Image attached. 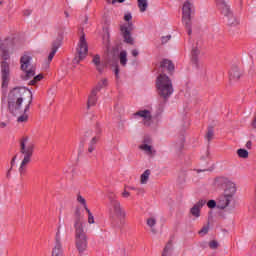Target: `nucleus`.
<instances>
[{
	"mask_svg": "<svg viewBox=\"0 0 256 256\" xmlns=\"http://www.w3.org/2000/svg\"><path fill=\"white\" fill-rule=\"evenodd\" d=\"M25 96L29 97L28 104L25 106L24 111H29L31 103H33V92L25 87H15L8 94V111L12 115H21L23 113V101Z\"/></svg>",
	"mask_w": 256,
	"mask_h": 256,
	"instance_id": "obj_1",
	"label": "nucleus"
},
{
	"mask_svg": "<svg viewBox=\"0 0 256 256\" xmlns=\"http://www.w3.org/2000/svg\"><path fill=\"white\" fill-rule=\"evenodd\" d=\"M74 229L76 249L80 254L85 253L87 250V231L85 230V221H83V217L79 210L76 211Z\"/></svg>",
	"mask_w": 256,
	"mask_h": 256,
	"instance_id": "obj_2",
	"label": "nucleus"
},
{
	"mask_svg": "<svg viewBox=\"0 0 256 256\" xmlns=\"http://www.w3.org/2000/svg\"><path fill=\"white\" fill-rule=\"evenodd\" d=\"M156 89L159 97H161L162 99L160 100V107H164L165 103H167L169 97L173 95L174 91L171 78H169V76H167L166 74H160L156 80Z\"/></svg>",
	"mask_w": 256,
	"mask_h": 256,
	"instance_id": "obj_3",
	"label": "nucleus"
},
{
	"mask_svg": "<svg viewBox=\"0 0 256 256\" xmlns=\"http://www.w3.org/2000/svg\"><path fill=\"white\" fill-rule=\"evenodd\" d=\"M20 153L24 155L20 167L18 169L20 175H25L27 173V165L31 163V159L33 158V153H35V143L29 141V137H23L20 140Z\"/></svg>",
	"mask_w": 256,
	"mask_h": 256,
	"instance_id": "obj_4",
	"label": "nucleus"
},
{
	"mask_svg": "<svg viewBox=\"0 0 256 256\" xmlns=\"http://www.w3.org/2000/svg\"><path fill=\"white\" fill-rule=\"evenodd\" d=\"M235 193H237V188L234 183H229L224 190V195L219 197L218 200V209H227L229 207V203L233 201V197H235Z\"/></svg>",
	"mask_w": 256,
	"mask_h": 256,
	"instance_id": "obj_5",
	"label": "nucleus"
},
{
	"mask_svg": "<svg viewBox=\"0 0 256 256\" xmlns=\"http://www.w3.org/2000/svg\"><path fill=\"white\" fill-rule=\"evenodd\" d=\"M33 58L29 56V54H24L20 58V68L24 72V75H22V79L24 81H29L31 77H35V67L31 65V60Z\"/></svg>",
	"mask_w": 256,
	"mask_h": 256,
	"instance_id": "obj_6",
	"label": "nucleus"
},
{
	"mask_svg": "<svg viewBox=\"0 0 256 256\" xmlns=\"http://www.w3.org/2000/svg\"><path fill=\"white\" fill-rule=\"evenodd\" d=\"M110 202V215L112 217H117L118 219H125L127 214L125 210H123V206H121V202L117 199V195L111 193L108 196Z\"/></svg>",
	"mask_w": 256,
	"mask_h": 256,
	"instance_id": "obj_7",
	"label": "nucleus"
},
{
	"mask_svg": "<svg viewBox=\"0 0 256 256\" xmlns=\"http://www.w3.org/2000/svg\"><path fill=\"white\" fill-rule=\"evenodd\" d=\"M191 13H193V3L187 0L182 7V23L185 25L188 35L193 33L191 29Z\"/></svg>",
	"mask_w": 256,
	"mask_h": 256,
	"instance_id": "obj_8",
	"label": "nucleus"
},
{
	"mask_svg": "<svg viewBox=\"0 0 256 256\" xmlns=\"http://www.w3.org/2000/svg\"><path fill=\"white\" fill-rule=\"evenodd\" d=\"M89 51V46L87 45V40H85V35L80 37V41L77 48L78 56L73 59V63L79 64V62L83 61L85 57H87V53Z\"/></svg>",
	"mask_w": 256,
	"mask_h": 256,
	"instance_id": "obj_9",
	"label": "nucleus"
},
{
	"mask_svg": "<svg viewBox=\"0 0 256 256\" xmlns=\"http://www.w3.org/2000/svg\"><path fill=\"white\" fill-rule=\"evenodd\" d=\"M13 47V40L11 38H6L0 41V55L4 61H8L9 49Z\"/></svg>",
	"mask_w": 256,
	"mask_h": 256,
	"instance_id": "obj_10",
	"label": "nucleus"
},
{
	"mask_svg": "<svg viewBox=\"0 0 256 256\" xmlns=\"http://www.w3.org/2000/svg\"><path fill=\"white\" fill-rule=\"evenodd\" d=\"M120 31L125 43L128 45H133L135 43L133 36H131V31H133V23L129 22L128 26H121Z\"/></svg>",
	"mask_w": 256,
	"mask_h": 256,
	"instance_id": "obj_11",
	"label": "nucleus"
},
{
	"mask_svg": "<svg viewBox=\"0 0 256 256\" xmlns=\"http://www.w3.org/2000/svg\"><path fill=\"white\" fill-rule=\"evenodd\" d=\"M9 75H10V68L9 63L7 61L1 62V77H2V88L7 89L9 87Z\"/></svg>",
	"mask_w": 256,
	"mask_h": 256,
	"instance_id": "obj_12",
	"label": "nucleus"
},
{
	"mask_svg": "<svg viewBox=\"0 0 256 256\" xmlns=\"http://www.w3.org/2000/svg\"><path fill=\"white\" fill-rule=\"evenodd\" d=\"M52 256H63V245L61 244V226H58V230L55 236V246L52 249Z\"/></svg>",
	"mask_w": 256,
	"mask_h": 256,
	"instance_id": "obj_13",
	"label": "nucleus"
},
{
	"mask_svg": "<svg viewBox=\"0 0 256 256\" xmlns=\"http://www.w3.org/2000/svg\"><path fill=\"white\" fill-rule=\"evenodd\" d=\"M134 117H141L146 127L151 126V123H153V115H151V111L149 110H140L134 113Z\"/></svg>",
	"mask_w": 256,
	"mask_h": 256,
	"instance_id": "obj_14",
	"label": "nucleus"
},
{
	"mask_svg": "<svg viewBox=\"0 0 256 256\" xmlns=\"http://www.w3.org/2000/svg\"><path fill=\"white\" fill-rule=\"evenodd\" d=\"M216 5H217L218 10L220 11L221 15H224V17H228L229 15H232L233 11L231 10V6H229L227 1L216 0Z\"/></svg>",
	"mask_w": 256,
	"mask_h": 256,
	"instance_id": "obj_15",
	"label": "nucleus"
},
{
	"mask_svg": "<svg viewBox=\"0 0 256 256\" xmlns=\"http://www.w3.org/2000/svg\"><path fill=\"white\" fill-rule=\"evenodd\" d=\"M207 204V200H199L191 209H190V214L192 217H195L196 219H199L201 217V209L205 207Z\"/></svg>",
	"mask_w": 256,
	"mask_h": 256,
	"instance_id": "obj_16",
	"label": "nucleus"
},
{
	"mask_svg": "<svg viewBox=\"0 0 256 256\" xmlns=\"http://www.w3.org/2000/svg\"><path fill=\"white\" fill-rule=\"evenodd\" d=\"M143 143L144 144L139 146V149L141 151H144V153H146V155L153 157V155H155V153H157V151H155V149H153V146L149 145V143H151V139L144 138Z\"/></svg>",
	"mask_w": 256,
	"mask_h": 256,
	"instance_id": "obj_17",
	"label": "nucleus"
},
{
	"mask_svg": "<svg viewBox=\"0 0 256 256\" xmlns=\"http://www.w3.org/2000/svg\"><path fill=\"white\" fill-rule=\"evenodd\" d=\"M242 75L243 71L239 67L233 66L229 72L230 81H239Z\"/></svg>",
	"mask_w": 256,
	"mask_h": 256,
	"instance_id": "obj_18",
	"label": "nucleus"
},
{
	"mask_svg": "<svg viewBox=\"0 0 256 256\" xmlns=\"http://www.w3.org/2000/svg\"><path fill=\"white\" fill-rule=\"evenodd\" d=\"M60 47H61V40H55L52 43V50L48 55V63H51V61H53V57H55V54L57 53Z\"/></svg>",
	"mask_w": 256,
	"mask_h": 256,
	"instance_id": "obj_19",
	"label": "nucleus"
},
{
	"mask_svg": "<svg viewBox=\"0 0 256 256\" xmlns=\"http://www.w3.org/2000/svg\"><path fill=\"white\" fill-rule=\"evenodd\" d=\"M92 63L95 65V68L99 73H103L105 66L101 63V56H99V54L93 56Z\"/></svg>",
	"mask_w": 256,
	"mask_h": 256,
	"instance_id": "obj_20",
	"label": "nucleus"
},
{
	"mask_svg": "<svg viewBox=\"0 0 256 256\" xmlns=\"http://www.w3.org/2000/svg\"><path fill=\"white\" fill-rule=\"evenodd\" d=\"M160 67H162V69H167V71H169V73H173V71H175V65L169 59H164L160 63Z\"/></svg>",
	"mask_w": 256,
	"mask_h": 256,
	"instance_id": "obj_21",
	"label": "nucleus"
},
{
	"mask_svg": "<svg viewBox=\"0 0 256 256\" xmlns=\"http://www.w3.org/2000/svg\"><path fill=\"white\" fill-rule=\"evenodd\" d=\"M97 93L95 90L91 91V94L88 97L87 102V109H90L91 107H95L97 105Z\"/></svg>",
	"mask_w": 256,
	"mask_h": 256,
	"instance_id": "obj_22",
	"label": "nucleus"
},
{
	"mask_svg": "<svg viewBox=\"0 0 256 256\" xmlns=\"http://www.w3.org/2000/svg\"><path fill=\"white\" fill-rule=\"evenodd\" d=\"M226 23L228 27H237L239 25V18H237L233 13L226 16Z\"/></svg>",
	"mask_w": 256,
	"mask_h": 256,
	"instance_id": "obj_23",
	"label": "nucleus"
},
{
	"mask_svg": "<svg viewBox=\"0 0 256 256\" xmlns=\"http://www.w3.org/2000/svg\"><path fill=\"white\" fill-rule=\"evenodd\" d=\"M14 117H17V123H27V121H29V115H27L25 109H22V113L14 115Z\"/></svg>",
	"mask_w": 256,
	"mask_h": 256,
	"instance_id": "obj_24",
	"label": "nucleus"
},
{
	"mask_svg": "<svg viewBox=\"0 0 256 256\" xmlns=\"http://www.w3.org/2000/svg\"><path fill=\"white\" fill-rule=\"evenodd\" d=\"M107 85H109V81L107 80V78H104L97 83V85L92 89V91H96L97 93H99V91L107 87Z\"/></svg>",
	"mask_w": 256,
	"mask_h": 256,
	"instance_id": "obj_25",
	"label": "nucleus"
},
{
	"mask_svg": "<svg viewBox=\"0 0 256 256\" xmlns=\"http://www.w3.org/2000/svg\"><path fill=\"white\" fill-rule=\"evenodd\" d=\"M137 3L140 13H145L149 7V2H147V0H137Z\"/></svg>",
	"mask_w": 256,
	"mask_h": 256,
	"instance_id": "obj_26",
	"label": "nucleus"
},
{
	"mask_svg": "<svg viewBox=\"0 0 256 256\" xmlns=\"http://www.w3.org/2000/svg\"><path fill=\"white\" fill-rule=\"evenodd\" d=\"M99 141L98 136H94L88 144V153H92L96 149L97 142Z\"/></svg>",
	"mask_w": 256,
	"mask_h": 256,
	"instance_id": "obj_27",
	"label": "nucleus"
},
{
	"mask_svg": "<svg viewBox=\"0 0 256 256\" xmlns=\"http://www.w3.org/2000/svg\"><path fill=\"white\" fill-rule=\"evenodd\" d=\"M151 175V170L147 169L140 176V183L142 185H147V181H149V176Z\"/></svg>",
	"mask_w": 256,
	"mask_h": 256,
	"instance_id": "obj_28",
	"label": "nucleus"
},
{
	"mask_svg": "<svg viewBox=\"0 0 256 256\" xmlns=\"http://www.w3.org/2000/svg\"><path fill=\"white\" fill-rule=\"evenodd\" d=\"M119 60H120V65H122V67H126L127 66V51L122 50L120 52Z\"/></svg>",
	"mask_w": 256,
	"mask_h": 256,
	"instance_id": "obj_29",
	"label": "nucleus"
},
{
	"mask_svg": "<svg viewBox=\"0 0 256 256\" xmlns=\"http://www.w3.org/2000/svg\"><path fill=\"white\" fill-rule=\"evenodd\" d=\"M148 227H150L152 233H157V230H155V225H157V219L151 217V218H148L147 221H146Z\"/></svg>",
	"mask_w": 256,
	"mask_h": 256,
	"instance_id": "obj_30",
	"label": "nucleus"
},
{
	"mask_svg": "<svg viewBox=\"0 0 256 256\" xmlns=\"http://www.w3.org/2000/svg\"><path fill=\"white\" fill-rule=\"evenodd\" d=\"M237 155L241 159H247L249 157V152L243 148L237 150Z\"/></svg>",
	"mask_w": 256,
	"mask_h": 256,
	"instance_id": "obj_31",
	"label": "nucleus"
},
{
	"mask_svg": "<svg viewBox=\"0 0 256 256\" xmlns=\"http://www.w3.org/2000/svg\"><path fill=\"white\" fill-rule=\"evenodd\" d=\"M77 201H78V203H80V205H82L84 207L85 211H87V209H89L87 207V200H85L83 198V196H81L80 194L77 195Z\"/></svg>",
	"mask_w": 256,
	"mask_h": 256,
	"instance_id": "obj_32",
	"label": "nucleus"
},
{
	"mask_svg": "<svg viewBox=\"0 0 256 256\" xmlns=\"http://www.w3.org/2000/svg\"><path fill=\"white\" fill-rule=\"evenodd\" d=\"M215 133L213 131V126L208 127V131L206 133V139L207 141H212Z\"/></svg>",
	"mask_w": 256,
	"mask_h": 256,
	"instance_id": "obj_33",
	"label": "nucleus"
},
{
	"mask_svg": "<svg viewBox=\"0 0 256 256\" xmlns=\"http://www.w3.org/2000/svg\"><path fill=\"white\" fill-rule=\"evenodd\" d=\"M86 213L88 214V223L89 225H93L95 223V216H93V213L89 208H86Z\"/></svg>",
	"mask_w": 256,
	"mask_h": 256,
	"instance_id": "obj_34",
	"label": "nucleus"
},
{
	"mask_svg": "<svg viewBox=\"0 0 256 256\" xmlns=\"http://www.w3.org/2000/svg\"><path fill=\"white\" fill-rule=\"evenodd\" d=\"M41 79H43V74H39V75L35 76L33 78V80H31L29 82V85H37V83H39V81H41Z\"/></svg>",
	"mask_w": 256,
	"mask_h": 256,
	"instance_id": "obj_35",
	"label": "nucleus"
},
{
	"mask_svg": "<svg viewBox=\"0 0 256 256\" xmlns=\"http://www.w3.org/2000/svg\"><path fill=\"white\" fill-rule=\"evenodd\" d=\"M199 53L200 51L198 50V48L192 49V61L194 63H197V57H199Z\"/></svg>",
	"mask_w": 256,
	"mask_h": 256,
	"instance_id": "obj_36",
	"label": "nucleus"
},
{
	"mask_svg": "<svg viewBox=\"0 0 256 256\" xmlns=\"http://www.w3.org/2000/svg\"><path fill=\"white\" fill-rule=\"evenodd\" d=\"M185 146V138L182 137V139L176 143V150L177 151H181V149H183V147Z\"/></svg>",
	"mask_w": 256,
	"mask_h": 256,
	"instance_id": "obj_37",
	"label": "nucleus"
},
{
	"mask_svg": "<svg viewBox=\"0 0 256 256\" xmlns=\"http://www.w3.org/2000/svg\"><path fill=\"white\" fill-rule=\"evenodd\" d=\"M207 207H209V209H215L217 207V202L215 200H210L207 202Z\"/></svg>",
	"mask_w": 256,
	"mask_h": 256,
	"instance_id": "obj_38",
	"label": "nucleus"
},
{
	"mask_svg": "<svg viewBox=\"0 0 256 256\" xmlns=\"http://www.w3.org/2000/svg\"><path fill=\"white\" fill-rule=\"evenodd\" d=\"M209 247L210 249H217V247H219V242L213 240L209 242Z\"/></svg>",
	"mask_w": 256,
	"mask_h": 256,
	"instance_id": "obj_39",
	"label": "nucleus"
},
{
	"mask_svg": "<svg viewBox=\"0 0 256 256\" xmlns=\"http://www.w3.org/2000/svg\"><path fill=\"white\" fill-rule=\"evenodd\" d=\"M209 233V226H204L200 231L199 235H207Z\"/></svg>",
	"mask_w": 256,
	"mask_h": 256,
	"instance_id": "obj_40",
	"label": "nucleus"
},
{
	"mask_svg": "<svg viewBox=\"0 0 256 256\" xmlns=\"http://www.w3.org/2000/svg\"><path fill=\"white\" fill-rule=\"evenodd\" d=\"M170 249H171V244H167V246L164 248L162 256H170V254H169Z\"/></svg>",
	"mask_w": 256,
	"mask_h": 256,
	"instance_id": "obj_41",
	"label": "nucleus"
},
{
	"mask_svg": "<svg viewBox=\"0 0 256 256\" xmlns=\"http://www.w3.org/2000/svg\"><path fill=\"white\" fill-rule=\"evenodd\" d=\"M170 40H171V35L162 36V38H161L163 45H165V43H168Z\"/></svg>",
	"mask_w": 256,
	"mask_h": 256,
	"instance_id": "obj_42",
	"label": "nucleus"
},
{
	"mask_svg": "<svg viewBox=\"0 0 256 256\" xmlns=\"http://www.w3.org/2000/svg\"><path fill=\"white\" fill-rule=\"evenodd\" d=\"M127 189H129L130 191H138V193L143 192V189L135 188V187H132V186H127Z\"/></svg>",
	"mask_w": 256,
	"mask_h": 256,
	"instance_id": "obj_43",
	"label": "nucleus"
},
{
	"mask_svg": "<svg viewBox=\"0 0 256 256\" xmlns=\"http://www.w3.org/2000/svg\"><path fill=\"white\" fill-rule=\"evenodd\" d=\"M122 197H124V199H127V198L131 197V193H129L127 190H124L122 192Z\"/></svg>",
	"mask_w": 256,
	"mask_h": 256,
	"instance_id": "obj_44",
	"label": "nucleus"
},
{
	"mask_svg": "<svg viewBox=\"0 0 256 256\" xmlns=\"http://www.w3.org/2000/svg\"><path fill=\"white\" fill-rule=\"evenodd\" d=\"M131 19H133V16L131 15V13L125 14V16H124L125 21H131Z\"/></svg>",
	"mask_w": 256,
	"mask_h": 256,
	"instance_id": "obj_45",
	"label": "nucleus"
},
{
	"mask_svg": "<svg viewBox=\"0 0 256 256\" xmlns=\"http://www.w3.org/2000/svg\"><path fill=\"white\" fill-rule=\"evenodd\" d=\"M114 73H115V76L118 78L119 77V66L118 65L115 66Z\"/></svg>",
	"mask_w": 256,
	"mask_h": 256,
	"instance_id": "obj_46",
	"label": "nucleus"
},
{
	"mask_svg": "<svg viewBox=\"0 0 256 256\" xmlns=\"http://www.w3.org/2000/svg\"><path fill=\"white\" fill-rule=\"evenodd\" d=\"M133 57H137L139 55V51L137 49L132 50Z\"/></svg>",
	"mask_w": 256,
	"mask_h": 256,
	"instance_id": "obj_47",
	"label": "nucleus"
},
{
	"mask_svg": "<svg viewBox=\"0 0 256 256\" xmlns=\"http://www.w3.org/2000/svg\"><path fill=\"white\" fill-rule=\"evenodd\" d=\"M252 145H253V142H251V140H249V141L246 143V147H247L248 149H251Z\"/></svg>",
	"mask_w": 256,
	"mask_h": 256,
	"instance_id": "obj_48",
	"label": "nucleus"
},
{
	"mask_svg": "<svg viewBox=\"0 0 256 256\" xmlns=\"http://www.w3.org/2000/svg\"><path fill=\"white\" fill-rule=\"evenodd\" d=\"M15 161H17V156H14L11 160V167L15 165Z\"/></svg>",
	"mask_w": 256,
	"mask_h": 256,
	"instance_id": "obj_49",
	"label": "nucleus"
},
{
	"mask_svg": "<svg viewBox=\"0 0 256 256\" xmlns=\"http://www.w3.org/2000/svg\"><path fill=\"white\" fill-rule=\"evenodd\" d=\"M109 28H106V41L109 42Z\"/></svg>",
	"mask_w": 256,
	"mask_h": 256,
	"instance_id": "obj_50",
	"label": "nucleus"
},
{
	"mask_svg": "<svg viewBox=\"0 0 256 256\" xmlns=\"http://www.w3.org/2000/svg\"><path fill=\"white\" fill-rule=\"evenodd\" d=\"M252 126H253L254 129H256V116L254 117V120L252 122Z\"/></svg>",
	"mask_w": 256,
	"mask_h": 256,
	"instance_id": "obj_51",
	"label": "nucleus"
},
{
	"mask_svg": "<svg viewBox=\"0 0 256 256\" xmlns=\"http://www.w3.org/2000/svg\"><path fill=\"white\" fill-rule=\"evenodd\" d=\"M0 127H1L2 129H4V127H7V123L1 122V123H0Z\"/></svg>",
	"mask_w": 256,
	"mask_h": 256,
	"instance_id": "obj_52",
	"label": "nucleus"
},
{
	"mask_svg": "<svg viewBox=\"0 0 256 256\" xmlns=\"http://www.w3.org/2000/svg\"><path fill=\"white\" fill-rule=\"evenodd\" d=\"M24 15H31V11L30 10L24 11Z\"/></svg>",
	"mask_w": 256,
	"mask_h": 256,
	"instance_id": "obj_53",
	"label": "nucleus"
},
{
	"mask_svg": "<svg viewBox=\"0 0 256 256\" xmlns=\"http://www.w3.org/2000/svg\"><path fill=\"white\" fill-rule=\"evenodd\" d=\"M97 133H101V127L97 126Z\"/></svg>",
	"mask_w": 256,
	"mask_h": 256,
	"instance_id": "obj_54",
	"label": "nucleus"
},
{
	"mask_svg": "<svg viewBox=\"0 0 256 256\" xmlns=\"http://www.w3.org/2000/svg\"><path fill=\"white\" fill-rule=\"evenodd\" d=\"M107 1V3H115V0H106Z\"/></svg>",
	"mask_w": 256,
	"mask_h": 256,
	"instance_id": "obj_55",
	"label": "nucleus"
},
{
	"mask_svg": "<svg viewBox=\"0 0 256 256\" xmlns=\"http://www.w3.org/2000/svg\"><path fill=\"white\" fill-rule=\"evenodd\" d=\"M118 2V3H124L125 2V0H115V2Z\"/></svg>",
	"mask_w": 256,
	"mask_h": 256,
	"instance_id": "obj_56",
	"label": "nucleus"
},
{
	"mask_svg": "<svg viewBox=\"0 0 256 256\" xmlns=\"http://www.w3.org/2000/svg\"><path fill=\"white\" fill-rule=\"evenodd\" d=\"M65 17H69V12H64Z\"/></svg>",
	"mask_w": 256,
	"mask_h": 256,
	"instance_id": "obj_57",
	"label": "nucleus"
},
{
	"mask_svg": "<svg viewBox=\"0 0 256 256\" xmlns=\"http://www.w3.org/2000/svg\"><path fill=\"white\" fill-rule=\"evenodd\" d=\"M9 175H11V168L9 169V171L7 173V177H9Z\"/></svg>",
	"mask_w": 256,
	"mask_h": 256,
	"instance_id": "obj_58",
	"label": "nucleus"
},
{
	"mask_svg": "<svg viewBox=\"0 0 256 256\" xmlns=\"http://www.w3.org/2000/svg\"><path fill=\"white\" fill-rule=\"evenodd\" d=\"M1 5H3V1H0V7H1Z\"/></svg>",
	"mask_w": 256,
	"mask_h": 256,
	"instance_id": "obj_59",
	"label": "nucleus"
},
{
	"mask_svg": "<svg viewBox=\"0 0 256 256\" xmlns=\"http://www.w3.org/2000/svg\"><path fill=\"white\" fill-rule=\"evenodd\" d=\"M122 251L125 253V249H122Z\"/></svg>",
	"mask_w": 256,
	"mask_h": 256,
	"instance_id": "obj_60",
	"label": "nucleus"
}]
</instances>
